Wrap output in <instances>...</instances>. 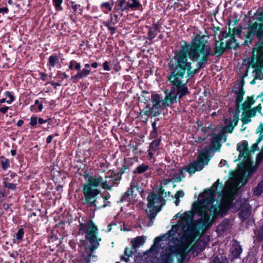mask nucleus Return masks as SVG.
<instances>
[{"label":"nucleus","instance_id":"58","mask_svg":"<svg viewBox=\"0 0 263 263\" xmlns=\"http://www.w3.org/2000/svg\"><path fill=\"white\" fill-rule=\"evenodd\" d=\"M9 109L8 106H4L3 107H0V112L3 114H6L8 110Z\"/></svg>","mask_w":263,"mask_h":263},{"label":"nucleus","instance_id":"62","mask_svg":"<svg viewBox=\"0 0 263 263\" xmlns=\"http://www.w3.org/2000/svg\"><path fill=\"white\" fill-rule=\"evenodd\" d=\"M136 187L137 188V189H139V187H138L136 185V182L135 181L132 182V183H130V186L129 187L130 189H132V190L133 191V190Z\"/></svg>","mask_w":263,"mask_h":263},{"label":"nucleus","instance_id":"10","mask_svg":"<svg viewBox=\"0 0 263 263\" xmlns=\"http://www.w3.org/2000/svg\"><path fill=\"white\" fill-rule=\"evenodd\" d=\"M258 60L256 58V56H253L250 59H248V64L249 66H251L254 68L253 73H254V79L250 82V84L254 85L256 83V80H261L263 79V73L261 71V68L263 67V65L259 66L258 65Z\"/></svg>","mask_w":263,"mask_h":263},{"label":"nucleus","instance_id":"63","mask_svg":"<svg viewBox=\"0 0 263 263\" xmlns=\"http://www.w3.org/2000/svg\"><path fill=\"white\" fill-rule=\"evenodd\" d=\"M53 138V135H49L47 137V138H46V143L47 144L50 143L51 142V141H52V140Z\"/></svg>","mask_w":263,"mask_h":263},{"label":"nucleus","instance_id":"57","mask_svg":"<svg viewBox=\"0 0 263 263\" xmlns=\"http://www.w3.org/2000/svg\"><path fill=\"white\" fill-rule=\"evenodd\" d=\"M9 11V9L7 7L0 8V13L6 14Z\"/></svg>","mask_w":263,"mask_h":263},{"label":"nucleus","instance_id":"42","mask_svg":"<svg viewBox=\"0 0 263 263\" xmlns=\"http://www.w3.org/2000/svg\"><path fill=\"white\" fill-rule=\"evenodd\" d=\"M74 66V68L76 70H79L80 69V64L79 63H77V62L74 61H72L70 62V64L69 65V68L71 69H72Z\"/></svg>","mask_w":263,"mask_h":263},{"label":"nucleus","instance_id":"28","mask_svg":"<svg viewBox=\"0 0 263 263\" xmlns=\"http://www.w3.org/2000/svg\"><path fill=\"white\" fill-rule=\"evenodd\" d=\"M236 126L235 125L234 119L231 120L229 123L224 127V130L226 132L232 133Z\"/></svg>","mask_w":263,"mask_h":263},{"label":"nucleus","instance_id":"37","mask_svg":"<svg viewBox=\"0 0 263 263\" xmlns=\"http://www.w3.org/2000/svg\"><path fill=\"white\" fill-rule=\"evenodd\" d=\"M148 168V166L144 164H142L138 166L136 169L134 171V173H137L138 174H141L145 172Z\"/></svg>","mask_w":263,"mask_h":263},{"label":"nucleus","instance_id":"23","mask_svg":"<svg viewBox=\"0 0 263 263\" xmlns=\"http://www.w3.org/2000/svg\"><path fill=\"white\" fill-rule=\"evenodd\" d=\"M24 233V229L23 228H20L16 233V238L13 239V243L19 244L21 242H22L23 239Z\"/></svg>","mask_w":263,"mask_h":263},{"label":"nucleus","instance_id":"60","mask_svg":"<svg viewBox=\"0 0 263 263\" xmlns=\"http://www.w3.org/2000/svg\"><path fill=\"white\" fill-rule=\"evenodd\" d=\"M103 68L105 70L108 71L110 70V68L108 66V63L107 61H105L103 64Z\"/></svg>","mask_w":263,"mask_h":263},{"label":"nucleus","instance_id":"18","mask_svg":"<svg viewBox=\"0 0 263 263\" xmlns=\"http://www.w3.org/2000/svg\"><path fill=\"white\" fill-rule=\"evenodd\" d=\"M244 81H241V84L239 86V90L236 91V104H241L243 99V95H245V91L243 89V85Z\"/></svg>","mask_w":263,"mask_h":263},{"label":"nucleus","instance_id":"36","mask_svg":"<svg viewBox=\"0 0 263 263\" xmlns=\"http://www.w3.org/2000/svg\"><path fill=\"white\" fill-rule=\"evenodd\" d=\"M255 236L256 239L259 241L263 240V226H261L258 230L255 231Z\"/></svg>","mask_w":263,"mask_h":263},{"label":"nucleus","instance_id":"55","mask_svg":"<svg viewBox=\"0 0 263 263\" xmlns=\"http://www.w3.org/2000/svg\"><path fill=\"white\" fill-rule=\"evenodd\" d=\"M258 147V144L256 143H254L251 146V149L250 150V152L254 153L256 149Z\"/></svg>","mask_w":263,"mask_h":263},{"label":"nucleus","instance_id":"43","mask_svg":"<svg viewBox=\"0 0 263 263\" xmlns=\"http://www.w3.org/2000/svg\"><path fill=\"white\" fill-rule=\"evenodd\" d=\"M231 35H238L240 36L241 33V28H234L233 29H231Z\"/></svg>","mask_w":263,"mask_h":263},{"label":"nucleus","instance_id":"17","mask_svg":"<svg viewBox=\"0 0 263 263\" xmlns=\"http://www.w3.org/2000/svg\"><path fill=\"white\" fill-rule=\"evenodd\" d=\"M145 240L146 237L144 236H138L132 240L131 243L135 252H137V249L143 245Z\"/></svg>","mask_w":263,"mask_h":263},{"label":"nucleus","instance_id":"30","mask_svg":"<svg viewBox=\"0 0 263 263\" xmlns=\"http://www.w3.org/2000/svg\"><path fill=\"white\" fill-rule=\"evenodd\" d=\"M184 196V193L183 191L182 190H180V191H177L174 196H172V198H174L176 199V200L175 201V203L176 206H178L179 205V203L180 201V198L183 197Z\"/></svg>","mask_w":263,"mask_h":263},{"label":"nucleus","instance_id":"39","mask_svg":"<svg viewBox=\"0 0 263 263\" xmlns=\"http://www.w3.org/2000/svg\"><path fill=\"white\" fill-rule=\"evenodd\" d=\"M4 187L8 188V189L15 191L16 189V184L12 182H9L8 181H4L3 183Z\"/></svg>","mask_w":263,"mask_h":263},{"label":"nucleus","instance_id":"15","mask_svg":"<svg viewBox=\"0 0 263 263\" xmlns=\"http://www.w3.org/2000/svg\"><path fill=\"white\" fill-rule=\"evenodd\" d=\"M163 107H157L152 106L150 107L149 105H147L143 111V114L148 117H155L158 116L160 114L161 109Z\"/></svg>","mask_w":263,"mask_h":263},{"label":"nucleus","instance_id":"53","mask_svg":"<svg viewBox=\"0 0 263 263\" xmlns=\"http://www.w3.org/2000/svg\"><path fill=\"white\" fill-rule=\"evenodd\" d=\"M57 77L58 78L62 79V81L66 78V73L59 71L57 73Z\"/></svg>","mask_w":263,"mask_h":263},{"label":"nucleus","instance_id":"22","mask_svg":"<svg viewBox=\"0 0 263 263\" xmlns=\"http://www.w3.org/2000/svg\"><path fill=\"white\" fill-rule=\"evenodd\" d=\"M254 103L255 100L253 99V97H247L246 100L241 105V109L243 110L250 109Z\"/></svg>","mask_w":263,"mask_h":263},{"label":"nucleus","instance_id":"13","mask_svg":"<svg viewBox=\"0 0 263 263\" xmlns=\"http://www.w3.org/2000/svg\"><path fill=\"white\" fill-rule=\"evenodd\" d=\"M222 136L221 134H218L217 136L213 137L212 139V142L211 145L208 148H204L202 150V151L200 152V153H201L204 150L208 149L209 151V153L207 155L208 157L210 158V159H211V156H210L211 153V151L213 150L214 151H219L220 149V147L221 146V140Z\"/></svg>","mask_w":263,"mask_h":263},{"label":"nucleus","instance_id":"59","mask_svg":"<svg viewBox=\"0 0 263 263\" xmlns=\"http://www.w3.org/2000/svg\"><path fill=\"white\" fill-rule=\"evenodd\" d=\"M101 7H105L107 8L109 11L111 10V7H110V4L108 2H106V3H104L102 4Z\"/></svg>","mask_w":263,"mask_h":263},{"label":"nucleus","instance_id":"21","mask_svg":"<svg viewBox=\"0 0 263 263\" xmlns=\"http://www.w3.org/2000/svg\"><path fill=\"white\" fill-rule=\"evenodd\" d=\"M135 253L136 252L134 251V249H133V246H132L130 248L126 247L124 251V255L121 256V260H124L125 262H127L129 260V257Z\"/></svg>","mask_w":263,"mask_h":263},{"label":"nucleus","instance_id":"48","mask_svg":"<svg viewBox=\"0 0 263 263\" xmlns=\"http://www.w3.org/2000/svg\"><path fill=\"white\" fill-rule=\"evenodd\" d=\"M245 111H246L247 114H248L251 117H254L257 112L256 110L254 108L251 109L250 108L247 110H246Z\"/></svg>","mask_w":263,"mask_h":263},{"label":"nucleus","instance_id":"45","mask_svg":"<svg viewBox=\"0 0 263 263\" xmlns=\"http://www.w3.org/2000/svg\"><path fill=\"white\" fill-rule=\"evenodd\" d=\"M182 177H181V175H179L178 173H176L174 174L173 178L172 179V182H179L182 180Z\"/></svg>","mask_w":263,"mask_h":263},{"label":"nucleus","instance_id":"20","mask_svg":"<svg viewBox=\"0 0 263 263\" xmlns=\"http://www.w3.org/2000/svg\"><path fill=\"white\" fill-rule=\"evenodd\" d=\"M160 32V26L158 24H154L153 27L150 28L148 31V39H153L158 32Z\"/></svg>","mask_w":263,"mask_h":263},{"label":"nucleus","instance_id":"14","mask_svg":"<svg viewBox=\"0 0 263 263\" xmlns=\"http://www.w3.org/2000/svg\"><path fill=\"white\" fill-rule=\"evenodd\" d=\"M248 142L244 140L240 145L237 144V149L239 152V159L242 157L244 161H247L249 158L250 150L248 148Z\"/></svg>","mask_w":263,"mask_h":263},{"label":"nucleus","instance_id":"52","mask_svg":"<svg viewBox=\"0 0 263 263\" xmlns=\"http://www.w3.org/2000/svg\"><path fill=\"white\" fill-rule=\"evenodd\" d=\"M51 120V119L50 118H47L46 120H44L43 118H39L38 123L40 124H43L46 123H48V124H49V121Z\"/></svg>","mask_w":263,"mask_h":263},{"label":"nucleus","instance_id":"61","mask_svg":"<svg viewBox=\"0 0 263 263\" xmlns=\"http://www.w3.org/2000/svg\"><path fill=\"white\" fill-rule=\"evenodd\" d=\"M39 74L40 76L41 79H42L43 81L46 80L47 74L45 73L40 72Z\"/></svg>","mask_w":263,"mask_h":263},{"label":"nucleus","instance_id":"50","mask_svg":"<svg viewBox=\"0 0 263 263\" xmlns=\"http://www.w3.org/2000/svg\"><path fill=\"white\" fill-rule=\"evenodd\" d=\"M159 144V141H154L150 144V148L153 150H156Z\"/></svg>","mask_w":263,"mask_h":263},{"label":"nucleus","instance_id":"27","mask_svg":"<svg viewBox=\"0 0 263 263\" xmlns=\"http://www.w3.org/2000/svg\"><path fill=\"white\" fill-rule=\"evenodd\" d=\"M263 192V180L261 181L256 186L254 189V194L255 195L259 196Z\"/></svg>","mask_w":263,"mask_h":263},{"label":"nucleus","instance_id":"16","mask_svg":"<svg viewBox=\"0 0 263 263\" xmlns=\"http://www.w3.org/2000/svg\"><path fill=\"white\" fill-rule=\"evenodd\" d=\"M229 49L226 47V45H224V43L220 40L215 41V46H214V53H213L212 51L211 50V54L212 55H216L217 57H220L226 51V49Z\"/></svg>","mask_w":263,"mask_h":263},{"label":"nucleus","instance_id":"46","mask_svg":"<svg viewBox=\"0 0 263 263\" xmlns=\"http://www.w3.org/2000/svg\"><path fill=\"white\" fill-rule=\"evenodd\" d=\"M102 187L106 190H110L112 185H111L110 183L107 182L106 180H103L102 179V181L101 183Z\"/></svg>","mask_w":263,"mask_h":263},{"label":"nucleus","instance_id":"12","mask_svg":"<svg viewBox=\"0 0 263 263\" xmlns=\"http://www.w3.org/2000/svg\"><path fill=\"white\" fill-rule=\"evenodd\" d=\"M253 56H256L258 60V65L261 66L263 65V40L259 41L256 43L253 48Z\"/></svg>","mask_w":263,"mask_h":263},{"label":"nucleus","instance_id":"35","mask_svg":"<svg viewBox=\"0 0 263 263\" xmlns=\"http://www.w3.org/2000/svg\"><path fill=\"white\" fill-rule=\"evenodd\" d=\"M231 28L230 27H229V32H227V31L224 30L221 31L220 34L218 36L219 40L222 41L224 39H226L228 37H230V35H231L230 34H231Z\"/></svg>","mask_w":263,"mask_h":263},{"label":"nucleus","instance_id":"64","mask_svg":"<svg viewBox=\"0 0 263 263\" xmlns=\"http://www.w3.org/2000/svg\"><path fill=\"white\" fill-rule=\"evenodd\" d=\"M18 255V254L17 253V252L16 251L9 254V256L10 257L13 258L14 259L16 258L17 257Z\"/></svg>","mask_w":263,"mask_h":263},{"label":"nucleus","instance_id":"44","mask_svg":"<svg viewBox=\"0 0 263 263\" xmlns=\"http://www.w3.org/2000/svg\"><path fill=\"white\" fill-rule=\"evenodd\" d=\"M63 0H53V4L57 10H62L61 4Z\"/></svg>","mask_w":263,"mask_h":263},{"label":"nucleus","instance_id":"3","mask_svg":"<svg viewBox=\"0 0 263 263\" xmlns=\"http://www.w3.org/2000/svg\"><path fill=\"white\" fill-rule=\"evenodd\" d=\"M158 193V195L154 192H151L147 197V209L146 212L150 220L148 226L153 225V220L161 210V207L165 204L166 200L163 199V195L167 193L162 186L159 189Z\"/></svg>","mask_w":263,"mask_h":263},{"label":"nucleus","instance_id":"51","mask_svg":"<svg viewBox=\"0 0 263 263\" xmlns=\"http://www.w3.org/2000/svg\"><path fill=\"white\" fill-rule=\"evenodd\" d=\"M107 182L113 185L115 183V179L111 176H106L105 180Z\"/></svg>","mask_w":263,"mask_h":263},{"label":"nucleus","instance_id":"25","mask_svg":"<svg viewBox=\"0 0 263 263\" xmlns=\"http://www.w3.org/2000/svg\"><path fill=\"white\" fill-rule=\"evenodd\" d=\"M0 163L1 164L2 168L3 170H6L10 167V160L9 159L6 158L3 156H0Z\"/></svg>","mask_w":263,"mask_h":263},{"label":"nucleus","instance_id":"11","mask_svg":"<svg viewBox=\"0 0 263 263\" xmlns=\"http://www.w3.org/2000/svg\"><path fill=\"white\" fill-rule=\"evenodd\" d=\"M235 204L239 205V208H241L239 213V217L242 221L247 219L251 215L252 206L247 203L245 199H238Z\"/></svg>","mask_w":263,"mask_h":263},{"label":"nucleus","instance_id":"5","mask_svg":"<svg viewBox=\"0 0 263 263\" xmlns=\"http://www.w3.org/2000/svg\"><path fill=\"white\" fill-rule=\"evenodd\" d=\"M209 153L208 149L204 150L201 153H199L197 160L190 164L186 168L180 170L179 175H181L182 178L185 177V173L188 172L190 175L194 174L196 171H200L207 165L210 161V158L207 156Z\"/></svg>","mask_w":263,"mask_h":263},{"label":"nucleus","instance_id":"54","mask_svg":"<svg viewBox=\"0 0 263 263\" xmlns=\"http://www.w3.org/2000/svg\"><path fill=\"white\" fill-rule=\"evenodd\" d=\"M129 195H128V194L125 192L122 195V196L120 199V202H123L124 201H126V200L129 199Z\"/></svg>","mask_w":263,"mask_h":263},{"label":"nucleus","instance_id":"32","mask_svg":"<svg viewBox=\"0 0 263 263\" xmlns=\"http://www.w3.org/2000/svg\"><path fill=\"white\" fill-rule=\"evenodd\" d=\"M212 263H228V260L226 256L220 255L216 256L213 259Z\"/></svg>","mask_w":263,"mask_h":263},{"label":"nucleus","instance_id":"1","mask_svg":"<svg viewBox=\"0 0 263 263\" xmlns=\"http://www.w3.org/2000/svg\"><path fill=\"white\" fill-rule=\"evenodd\" d=\"M208 43L205 36L196 35L191 44L182 45L170 62L168 80L178 91L179 99L189 93L186 86L189 79L208 63L211 54Z\"/></svg>","mask_w":263,"mask_h":263},{"label":"nucleus","instance_id":"41","mask_svg":"<svg viewBox=\"0 0 263 263\" xmlns=\"http://www.w3.org/2000/svg\"><path fill=\"white\" fill-rule=\"evenodd\" d=\"M5 95L9 98L10 100H8L6 101V102L8 104H11L12 102H13L15 100V97L13 95L12 92H10L9 91H6L5 92Z\"/></svg>","mask_w":263,"mask_h":263},{"label":"nucleus","instance_id":"49","mask_svg":"<svg viewBox=\"0 0 263 263\" xmlns=\"http://www.w3.org/2000/svg\"><path fill=\"white\" fill-rule=\"evenodd\" d=\"M143 95L142 96L144 98V103H147L150 100L151 95L149 92L146 91H142Z\"/></svg>","mask_w":263,"mask_h":263},{"label":"nucleus","instance_id":"31","mask_svg":"<svg viewBox=\"0 0 263 263\" xmlns=\"http://www.w3.org/2000/svg\"><path fill=\"white\" fill-rule=\"evenodd\" d=\"M140 6L139 2L137 0H129L128 1V8L136 10Z\"/></svg>","mask_w":263,"mask_h":263},{"label":"nucleus","instance_id":"33","mask_svg":"<svg viewBox=\"0 0 263 263\" xmlns=\"http://www.w3.org/2000/svg\"><path fill=\"white\" fill-rule=\"evenodd\" d=\"M89 72L90 71L89 70L84 69L82 71L78 72L77 74L74 76L73 78L78 79L86 77L89 74Z\"/></svg>","mask_w":263,"mask_h":263},{"label":"nucleus","instance_id":"9","mask_svg":"<svg viewBox=\"0 0 263 263\" xmlns=\"http://www.w3.org/2000/svg\"><path fill=\"white\" fill-rule=\"evenodd\" d=\"M54 231H56V234L49 238V242L55 241L54 245L57 246H60L62 245V240L66 236L65 222L61 220L57 223L55 226Z\"/></svg>","mask_w":263,"mask_h":263},{"label":"nucleus","instance_id":"4","mask_svg":"<svg viewBox=\"0 0 263 263\" xmlns=\"http://www.w3.org/2000/svg\"><path fill=\"white\" fill-rule=\"evenodd\" d=\"M85 178L88 180L86 184L83 187V193L85 196V203L89 204L90 206H96L95 202L97 200L96 196L100 194V191L96 187L101 185L102 181V178H98L91 176L89 177L88 174L85 175Z\"/></svg>","mask_w":263,"mask_h":263},{"label":"nucleus","instance_id":"47","mask_svg":"<svg viewBox=\"0 0 263 263\" xmlns=\"http://www.w3.org/2000/svg\"><path fill=\"white\" fill-rule=\"evenodd\" d=\"M38 123V118L36 117L32 116L30 118V122L29 124L31 126H35Z\"/></svg>","mask_w":263,"mask_h":263},{"label":"nucleus","instance_id":"7","mask_svg":"<svg viewBox=\"0 0 263 263\" xmlns=\"http://www.w3.org/2000/svg\"><path fill=\"white\" fill-rule=\"evenodd\" d=\"M257 18L255 22L249 21L247 27L248 32L246 35L245 44L248 45V43H251L253 36H256L259 41L263 37V20Z\"/></svg>","mask_w":263,"mask_h":263},{"label":"nucleus","instance_id":"24","mask_svg":"<svg viewBox=\"0 0 263 263\" xmlns=\"http://www.w3.org/2000/svg\"><path fill=\"white\" fill-rule=\"evenodd\" d=\"M230 39L229 41H227L226 47L229 49H235L238 46V44L236 42V40L234 35H230Z\"/></svg>","mask_w":263,"mask_h":263},{"label":"nucleus","instance_id":"8","mask_svg":"<svg viewBox=\"0 0 263 263\" xmlns=\"http://www.w3.org/2000/svg\"><path fill=\"white\" fill-rule=\"evenodd\" d=\"M80 230L86 231V239L90 243L89 249L92 252L96 250L99 246V241L101 238H97L98 229L96 226L90 221L87 226L86 224H81Z\"/></svg>","mask_w":263,"mask_h":263},{"label":"nucleus","instance_id":"38","mask_svg":"<svg viewBox=\"0 0 263 263\" xmlns=\"http://www.w3.org/2000/svg\"><path fill=\"white\" fill-rule=\"evenodd\" d=\"M17 176V175L16 173L10 172V174H7V177L3 179V183H4V181H8L9 182L11 181L13 182L12 179Z\"/></svg>","mask_w":263,"mask_h":263},{"label":"nucleus","instance_id":"19","mask_svg":"<svg viewBox=\"0 0 263 263\" xmlns=\"http://www.w3.org/2000/svg\"><path fill=\"white\" fill-rule=\"evenodd\" d=\"M231 253L233 256L235 258H238L242 252V249L241 246L237 243L233 244L231 248Z\"/></svg>","mask_w":263,"mask_h":263},{"label":"nucleus","instance_id":"2","mask_svg":"<svg viewBox=\"0 0 263 263\" xmlns=\"http://www.w3.org/2000/svg\"><path fill=\"white\" fill-rule=\"evenodd\" d=\"M216 190L208 189L201 195L203 196V202H195L193 204V211H189L181 216L180 213L176 214V217H180L177 224L172 226L171 230L168 231L165 236L170 239L180 230L183 232V239L187 244L191 243L195 239L197 232V226L193 220L195 214L200 216L199 221L202 227L208 229L211 227L216 219L220 205L213 204L215 197L217 195Z\"/></svg>","mask_w":263,"mask_h":263},{"label":"nucleus","instance_id":"34","mask_svg":"<svg viewBox=\"0 0 263 263\" xmlns=\"http://www.w3.org/2000/svg\"><path fill=\"white\" fill-rule=\"evenodd\" d=\"M251 117L247 114L245 110H243L241 120L243 124H248L251 121Z\"/></svg>","mask_w":263,"mask_h":263},{"label":"nucleus","instance_id":"40","mask_svg":"<svg viewBox=\"0 0 263 263\" xmlns=\"http://www.w3.org/2000/svg\"><path fill=\"white\" fill-rule=\"evenodd\" d=\"M119 6L122 12L128 9V2L126 3V0H120Z\"/></svg>","mask_w":263,"mask_h":263},{"label":"nucleus","instance_id":"29","mask_svg":"<svg viewBox=\"0 0 263 263\" xmlns=\"http://www.w3.org/2000/svg\"><path fill=\"white\" fill-rule=\"evenodd\" d=\"M59 59V57L56 54L51 55L49 58L48 65L54 67L56 63L58 62Z\"/></svg>","mask_w":263,"mask_h":263},{"label":"nucleus","instance_id":"26","mask_svg":"<svg viewBox=\"0 0 263 263\" xmlns=\"http://www.w3.org/2000/svg\"><path fill=\"white\" fill-rule=\"evenodd\" d=\"M235 110L233 115L234 121H235V125H237L239 117V114L240 112V104H235Z\"/></svg>","mask_w":263,"mask_h":263},{"label":"nucleus","instance_id":"6","mask_svg":"<svg viewBox=\"0 0 263 263\" xmlns=\"http://www.w3.org/2000/svg\"><path fill=\"white\" fill-rule=\"evenodd\" d=\"M166 95L165 98L161 101L160 96L155 94L151 96L153 106L166 107L169 106L176 102L177 97L179 98V94L177 89H175L173 85L170 90L167 89L165 91Z\"/></svg>","mask_w":263,"mask_h":263},{"label":"nucleus","instance_id":"56","mask_svg":"<svg viewBox=\"0 0 263 263\" xmlns=\"http://www.w3.org/2000/svg\"><path fill=\"white\" fill-rule=\"evenodd\" d=\"M173 259L170 256H166L164 261L162 263H172Z\"/></svg>","mask_w":263,"mask_h":263}]
</instances>
